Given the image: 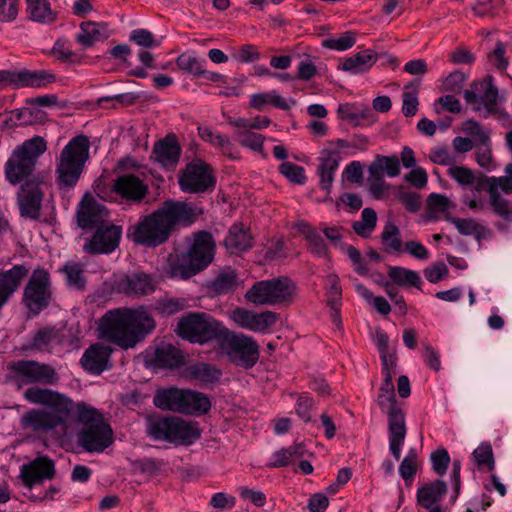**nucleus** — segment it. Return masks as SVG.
Segmentation results:
<instances>
[{
  "mask_svg": "<svg viewBox=\"0 0 512 512\" xmlns=\"http://www.w3.org/2000/svg\"><path fill=\"white\" fill-rule=\"evenodd\" d=\"M20 184L21 186L17 193V204L21 216L30 219L39 218L45 194L44 188L47 186L45 174L39 172L30 181Z\"/></svg>",
  "mask_w": 512,
  "mask_h": 512,
  "instance_id": "obj_14",
  "label": "nucleus"
},
{
  "mask_svg": "<svg viewBox=\"0 0 512 512\" xmlns=\"http://www.w3.org/2000/svg\"><path fill=\"white\" fill-rule=\"evenodd\" d=\"M46 150L47 143L41 136H34L17 145L4 164L8 183L17 185L33 179L38 160Z\"/></svg>",
  "mask_w": 512,
  "mask_h": 512,
  "instance_id": "obj_5",
  "label": "nucleus"
},
{
  "mask_svg": "<svg viewBox=\"0 0 512 512\" xmlns=\"http://www.w3.org/2000/svg\"><path fill=\"white\" fill-rule=\"evenodd\" d=\"M472 87L479 92L481 103L487 112L485 117L494 113L496 111L498 89L494 86L492 77L487 76L481 81H475L472 83Z\"/></svg>",
  "mask_w": 512,
  "mask_h": 512,
  "instance_id": "obj_35",
  "label": "nucleus"
},
{
  "mask_svg": "<svg viewBox=\"0 0 512 512\" xmlns=\"http://www.w3.org/2000/svg\"><path fill=\"white\" fill-rule=\"evenodd\" d=\"M188 307L184 298H167L157 303L156 310L165 316L176 314Z\"/></svg>",
  "mask_w": 512,
  "mask_h": 512,
  "instance_id": "obj_55",
  "label": "nucleus"
},
{
  "mask_svg": "<svg viewBox=\"0 0 512 512\" xmlns=\"http://www.w3.org/2000/svg\"><path fill=\"white\" fill-rule=\"evenodd\" d=\"M173 421L174 417H148L146 433L154 441L171 443Z\"/></svg>",
  "mask_w": 512,
  "mask_h": 512,
  "instance_id": "obj_33",
  "label": "nucleus"
},
{
  "mask_svg": "<svg viewBox=\"0 0 512 512\" xmlns=\"http://www.w3.org/2000/svg\"><path fill=\"white\" fill-rule=\"evenodd\" d=\"M200 429L196 422H188L174 417L171 443L176 445H191L200 438Z\"/></svg>",
  "mask_w": 512,
  "mask_h": 512,
  "instance_id": "obj_31",
  "label": "nucleus"
},
{
  "mask_svg": "<svg viewBox=\"0 0 512 512\" xmlns=\"http://www.w3.org/2000/svg\"><path fill=\"white\" fill-rule=\"evenodd\" d=\"M279 171L291 182L295 184H303L306 180L305 170L303 167L291 162H284L279 166Z\"/></svg>",
  "mask_w": 512,
  "mask_h": 512,
  "instance_id": "obj_57",
  "label": "nucleus"
},
{
  "mask_svg": "<svg viewBox=\"0 0 512 512\" xmlns=\"http://www.w3.org/2000/svg\"><path fill=\"white\" fill-rule=\"evenodd\" d=\"M155 159L163 166L172 167L177 164L181 148L174 136H167L154 146Z\"/></svg>",
  "mask_w": 512,
  "mask_h": 512,
  "instance_id": "obj_30",
  "label": "nucleus"
},
{
  "mask_svg": "<svg viewBox=\"0 0 512 512\" xmlns=\"http://www.w3.org/2000/svg\"><path fill=\"white\" fill-rule=\"evenodd\" d=\"M356 43V34L352 31H346L338 37L324 39L322 46L331 50L345 51L350 49Z\"/></svg>",
  "mask_w": 512,
  "mask_h": 512,
  "instance_id": "obj_50",
  "label": "nucleus"
},
{
  "mask_svg": "<svg viewBox=\"0 0 512 512\" xmlns=\"http://www.w3.org/2000/svg\"><path fill=\"white\" fill-rule=\"evenodd\" d=\"M55 80V75L45 70H23L14 76V82L19 87L43 88Z\"/></svg>",
  "mask_w": 512,
  "mask_h": 512,
  "instance_id": "obj_32",
  "label": "nucleus"
},
{
  "mask_svg": "<svg viewBox=\"0 0 512 512\" xmlns=\"http://www.w3.org/2000/svg\"><path fill=\"white\" fill-rule=\"evenodd\" d=\"M113 350L100 343L91 345L83 354V368L93 374H100L110 368L109 360Z\"/></svg>",
  "mask_w": 512,
  "mask_h": 512,
  "instance_id": "obj_23",
  "label": "nucleus"
},
{
  "mask_svg": "<svg viewBox=\"0 0 512 512\" xmlns=\"http://www.w3.org/2000/svg\"><path fill=\"white\" fill-rule=\"evenodd\" d=\"M179 185L184 192H205L215 185L211 167L201 160L188 164L179 177Z\"/></svg>",
  "mask_w": 512,
  "mask_h": 512,
  "instance_id": "obj_16",
  "label": "nucleus"
},
{
  "mask_svg": "<svg viewBox=\"0 0 512 512\" xmlns=\"http://www.w3.org/2000/svg\"><path fill=\"white\" fill-rule=\"evenodd\" d=\"M489 203L497 216L506 223H512V201L502 196H494L489 197Z\"/></svg>",
  "mask_w": 512,
  "mask_h": 512,
  "instance_id": "obj_53",
  "label": "nucleus"
},
{
  "mask_svg": "<svg viewBox=\"0 0 512 512\" xmlns=\"http://www.w3.org/2000/svg\"><path fill=\"white\" fill-rule=\"evenodd\" d=\"M221 340L223 349L236 365L251 368L258 361L259 347L251 336L230 333L227 329Z\"/></svg>",
  "mask_w": 512,
  "mask_h": 512,
  "instance_id": "obj_13",
  "label": "nucleus"
},
{
  "mask_svg": "<svg viewBox=\"0 0 512 512\" xmlns=\"http://www.w3.org/2000/svg\"><path fill=\"white\" fill-rule=\"evenodd\" d=\"M121 238V229L115 225L99 226L91 239L83 246L89 254H104L114 251Z\"/></svg>",
  "mask_w": 512,
  "mask_h": 512,
  "instance_id": "obj_18",
  "label": "nucleus"
},
{
  "mask_svg": "<svg viewBox=\"0 0 512 512\" xmlns=\"http://www.w3.org/2000/svg\"><path fill=\"white\" fill-rule=\"evenodd\" d=\"M130 40L144 48H154L160 46V41L146 29H135L130 34Z\"/></svg>",
  "mask_w": 512,
  "mask_h": 512,
  "instance_id": "obj_58",
  "label": "nucleus"
},
{
  "mask_svg": "<svg viewBox=\"0 0 512 512\" xmlns=\"http://www.w3.org/2000/svg\"><path fill=\"white\" fill-rule=\"evenodd\" d=\"M227 329L207 313H190L177 324V333L192 343L204 344L211 340H221Z\"/></svg>",
  "mask_w": 512,
  "mask_h": 512,
  "instance_id": "obj_11",
  "label": "nucleus"
},
{
  "mask_svg": "<svg viewBox=\"0 0 512 512\" xmlns=\"http://www.w3.org/2000/svg\"><path fill=\"white\" fill-rule=\"evenodd\" d=\"M120 291L134 296H144L155 291V282L145 273H133L119 282Z\"/></svg>",
  "mask_w": 512,
  "mask_h": 512,
  "instance_id": "obj_27",
  "label": "nucleus"
},
{
  "mask_svg": "<svg viewBox=\"0 0 512 512\" xmlns=\"http://www.w3.org/2000/svg\"><path fill=\"white\" fill-rule=\"evenodd\" d=\"M505 176L490 177L489 197L501 196L499 191L506 194L512 193V163H508L504 168Z\"/></svg>",
  "mask_w": 512,
  "mask_h": 512,
  "instance_id": "obj_44",
  "label": "nucleus"
},
{
  "mask_svg": "<svg viewBox=\"0 0 512 512\" xmlns=\"http://www.w3.org/2000/svg\"><path fill=\"white\" fill-rule=\"evenodd\" d=\"M234 139L245 148L255 152L263 150L264 136L249 129L236 130Z\"/></svg>",
  "mask_w": 512,
  "mask_h": 512,
  "instance_id": "obj_45",
  "label": "nucleus"
},
{
  "mask_svg": "<svg viewBox=\"0 0 512 512\" xmlns=\"http://www.w3.org/2000/svg\"><path fill=\"white\" fill-rule=\"evenodd\" d=\"M296 285L288 277L261 280L245 293L247 301L256 305H280L291 303L296 294Z\"/></svg>",
  "mask_w": 512,
  "mask_h": 512,
  "instance_id": "obj_10",
  "label": "nucleus"
},
{
  "mask_svg": "<svg viewBox=\"0 0 512 512\" xmlns=\"http://www.w3.org/2000/svg\"><path fill=\"white\" fill-rule=\"evenodd\" d=\"M318 160L319 166L317 173L320 177L319 185L323 190L329 193L342 157L337 150L323 148L320 151Z\"/></svg>",
  "mask_w": 512,
  "mask_h": 512,
  "instance_id": "obj_24",
  "label": "nucleus"
},
{
  "mask_svg": "<svg viewBox=\"0 0 512 512\" xmlns=\"http://www.w3.org/2000/svg\"><path fill=\"white\" fill-rule=\"evenodd\" d=\"M24 397L30 403L47 406L31 409L22 416V428L34 432H48L62 425L74 410V404L69 398L50 389L31 387L25 391Z\"/></svg>",
  "mask_w": 512,
  "mask_h": 512,
  "instance_id": "obj_3",
  "label": "nucleus"
},
{
  "mask_svg": "<svg viewBox=\"0 0 512 512\" xmlns=\"http://www.w3.org/2000/svg\"><path fill=\"white\" fill-rule=\"evenodd\" d=\"M15 380L20 385L27 384H56L59 377L55 369L48 365L33 360H19L10 365Z\"/></svg>",
  "mask_w": 512,
  "mask_h": 512,
  "instance_id": "obj_15",
  "label": "nucleus"
},
{
  "mask_svg": "<svg viewBox=\"0 0 512 512\" xmlns=\"http://www.w3.org/2000/svg\"><path fill=\"white\" fill-rule=\"evenodd\" d=\"M52 294L50 274L47 270L39 268L32 272L24 288L22 301L31 314L38 315L49 306Z\"/></svg>",
  "mask_w": 512,
  "mask_h": 512,
  "instance_id": "obj_12",
  "label": "nucleus"
},
{
  "mask_svg": "<svg viewBox=\"0 0 512 512\" xmlns=\"http://www.w3.org/2000/svg\"><path fill=\"white\" fill-rule=\"evenodd\" d=\"M429 159L438 165L453 166L456 159L447 147L441 146L431 149Z\"/></svg>",
  "mask_w": 512,
  "mask_h": 512,
  "instance_id": "obj_61",
  "label": "nucleus"
},
{
  "mask_svg": "<svg viewBox=\"0 0 512 512\" xmlns=\"http://www.w3.org/2000/svg\"><path fill=\"white\" fill-rule=\"evenodd\" d=\"M389 177H396L400 174V161L397 156H377L369 167L370 175L375 179H381L383 172Z\"/></svg>",
  "mask_w": 512,
  "mask_h": 512,
  "instance_id": "obj_39",
  "label": "nucleus"
},
{
  "mask_svg": "<svg viewBox=\"0 0 512 512\" xmlns=\"http://www.w3.org/2000/svg\"><path fill=\"white\" fill-rule=\"evenodd\" d=\"M417 89L413 85H407L402 94V113L406 117L414 116L418 111Z\"/></svg>",
  "mask_w": 512,
  "mask_h": 512,
  "instance_id": "obj_51",
  "label": "nucleus"
},
{
  "mask_svg": "<svg viewBox=\"0 0 512 512\" xmlns=\"http://www.w3.org/2000/svg\"><path fill=\"white\" fill-rule=\"evenodd\" d=\"M55 474L54 462L48 457H38L21 467L20 476L27 487L45 479H52Z\"/></svg>",
  "mask_w": 512,
  "mask_h": 512,
  "instance_id": "obj_22",
  "label": "nucleus"
},
{
  "mask_svg": "<svg viewBox=\"0 0 512 512\" xmlns=\"http://www.w3.org/2000/svg\"><path fill=\"white\" fill-rule=\"evenodd\" d=\"M377 214L372 208H365L361 214V220L353 223V230L361 237H369L376 227Z\"/></svg>",
  "mask_w": 512,
  "mask_h": 512,
  "instance_id": "obj_48",
  "label": "nucleus"
},
{
  "mask_svg": "<svg viewBox=\"0 0 512 512\" xmlns=\"http://www.w3.org/2000/svg\"><path fill=\"white\" fill-rule=\"evenodd\" d=\"M240 285L236 271L224 268L216 275L211 283V289L217 294H226L234 291Z\"/></svg>",
  "mask_w": 512,
  "mask_h": 512,
  "instance_id": "obj_41",
  "label": "nucleus"
},
{
  "mask_svg": "<svg viewBox=\"0 0 512 512\" xmlns=\"http://www.w3.org/2000/svg\"><path fill=\"white\" fill-rule=\"evenodd\" d=\"M377 403L388 416L389 450L396 460L400 459L406 437L405 413L397 404L393 379L387 375L379 389Z\"/></svg>",
  "mask_w": 512,
  "mask_h": 512,
  "instance_id": "obj_8",
  "label": "nucleus"
},
{
  "mask_svg": "<svg viewBox=\"0 0 512 512\" xmlns=\"http://www.w3.org/2000/svg\"><path fill=\"white\" fill-rule=\"evenodd\" d=\"M224 245L230 254H241L253 246V237L243 224H234L230 227L224 240Z\"/></svg>",
  "mask_w": 512,
  "mask_h": 512,
  "instance_id": "obj_25",
  "label": "nucleus"
},
{
  "mask_svg": "<svg viewBox=\"0 0 512 512\" xmlns=\"http://www.w3.org/2000/svg\"><path fill=\"white\" fill-rule=\"evenodd\" d=\"M383 249L388 254H401L403 253V241L401 232L398 226L392 221H388L380 234Z\"/></svg>",
  "mask_w": 512,
  "mask_h": 512,
  "instance_id": "obj_37",
  "label": "nucleus"
},
{
  "mask_svg": "<svg viewBox=\"0 0 512 512\" xmlns=\"http://www.w3.org/2000/svg\"><path fill=\"white\" fill-rule=\"evenodd\" d=\"M205 63V60L188 53H182L176 59V64L182 71L196 77L206 75Z\"/></svg>",
  "mask_w": 512,
  "mask_h": 512,
  "instance_id": "obj_43",
  "label": "nucleus"
},
{
  "mask_svg": "<svg viewBox=\"0 0 512 512\" xmlns=\"http://www.w3.org/2000/svg\"><path fill=\"white\" fill-rule=\"evenodd\" d=\"M389 278L399 286H410L420 288L422 280L418 272L401 266L388 268Z\"/></svg>",
  "mask_w": 512,
  "mask_h": 512,
  "instance_id": "obj_42",
  "label": "nucleus"
},
{
  "mask_svg": "<svg viewBox=\"0 0 512 512\" xmlns=\"http://www.w3.org/2000/svg\"><path fill=\"white\" fill-rule=\"evenodd\" d=\"M109 36L110 33L106 23L85 21L80 24V32L76 36V41L84 47H90Z\"/></svg>",
  "mask_w": 512,
  "mask_h": 512,
  "instance_id": "obj_29",
  "label": "nucleus"
},
{
  "mask_svg": "<svg viewBox=\"0 0 512 512\" xmlns=\"http://www.w3.org/2000/svg\"><path fill=\"white\" fill-rule=\"evenodd\" d=\"M337 113L339 117L353 126H360L372 116L371 108L362 103L340 104Z\"/></svg>",
  "mask_w": 512,
  "mask_h": 512,
  "instance_id": "obj_34",
  "label": "nucleus"
},
{
  "mask_svg": "<svg viewBox=\"0 0 512 512\" xmlns=\"http://www.w3.org/2000/svg\"><path fill=\"white\" fill-rule=\"evenodd\" d=\"M196 219L197 212L190 204L167 200L130 225L127 237L138 245L157 247L165 243L176 228L190 226Z\"/></svg>",
  "mask_w": 512,
  "mask_h": 512,
  "instance_id": "obj_1",
  "label": "nucleus"
},
{
  "mask_svg": "<svg viewBox=\"0 0 512 512\" xmlns=\"http://www.w3.org/2000/svg\"><path fill=\"white\" fill-rule=\"evenodd\" d=\"M62 271L64 272L67 284L77 290L85 287L86 279L84 276V265L77 262H67Z\"/></svg>",
  "mask_w": 512,
  "mask_h": 512,
  "instance_id": "obj_46",
  "label": "nucleus"
},
{
  "mask_svg": "<svg viewBox=\"0 0 512 512\" xmlns=\"http://www.w3.org/2000/svg\"><path fill=\"white\" fill-rule=\"evenodd\" d=\"M27 18L35 23L50 25L56 22L58 12L53 10L49 0H25Z\"/></svg>",
  "mask_w": 512,
  "mask_h": 512,
  "instance_id": "obj_28",
  "label": "nucleus"
},
{
  "mask_svg": "<svg viewBox=\"0 0 512 512\" xmlns=\"http://www.w3.org/2000/svg\"><path fill=\"white\" fill-rule=\"evenodd\" d=\"M233 58L241 63H252L260 58L256 46L252 44H246L241 46L233 53Z\"/></svg>",
  "mask_w": 512,
  "mask_h": 512,
  "instance_id": "obj_64",
  "label": "nucleus"
},
{
  "mask_svg": "<svg viewBox=\"0 0 512 512\" xmlns=\"http://www.w3.org/2000/svg\"><path fill=\"white\" fill-rule=\"evenodd\" d=\"M267 104L273 105L281 110H289L295 106L296 101L293 98L285 99L275 90L253 94L250 98V106L257 110H262Z\"/></svg>",
  "mask_w": 512,
  "mask_h": 512,
  "instance_id": "obj_36",
  "label": "nucleus"
},
{
  "mask_svg": "<svg viewBox=\"0 0 512 512\" xmlns=\"http://www.w3.org/2000/svg\"><path fill=\"white\" fill-rule=\"evenodd\" d=\"M19 12V0H0V22L14 21Z\"/></svg>",
  "mask_w": 512,
  "mask_h": 512,
  "instance_id": "obj_62",
  "label": "nucleus"
},
{
  "mask_svg": "<svg viewBox=\"0 0 512 512\" xmlns=\"http://www.w3.org/2000/svg\"><path fill=\"white\" fill-rule=\"evenodd\" d=\"M378 60V54L372 49L362 50L345 58L339 68L353 75L368 72Z\"/></svg>",
  "mask_w": 512,
  "mask_h": 512,
  "instance_id": "obj_26",
  "label": "nucleus"
},
{
  "mask_svg": "<svg viewBox=\"0 0 512 512\" xmlns=\"http://www.w3.org/2000/svg\"><path fill=\"white\" fill-rule=\"evenodd\" d=\"M447 220L452 223L458 232L463 236H474L478 241L482 238L484 227L472 218L449 217Z\"/></svg>",
  "mask_w": 512,
  "mask_h": 512,
  "instance_id": "obj_47",
  "label": "nucleus"
},
{
  "mask_svg": "<svg viewBox=\"0 0 512 512\" xmlns=\"http://www.w3.org/2000/svg\"><path fill=\"white\" fill-rule=\"evenodd\" d=\"M230 317L237 326L258 333L266 332L278 320V314L273 311L257 313L244 308L234 309Z\"/></svg>",
  "mask_w": 512,
  "mask_h": 512,
  "instance_id": "obj_17",
  "label": "nucleus"
},
{
  "mask_svg": "<svg viewBox=\"0 0 512 512\" xmlns=\"http://www.w3.org/2000/svg\"><path fill=\"white\" fill-rule=\"evenodd\" d=\"M326 295L329 307L341 305L342 288L339 283V277L336 274H329L326 278Z\"/></svg>",
  "mask_w": 512,
  "mask_h": 512,
  "instance_id": "obj_52",
  "label": "nucleus"
},
{
  "mask_svg": "<svg viewBox=\"0 0 512 512\" xmlns=\"http://www.w3.org/2000/svg\"><path fill=\"white\" fill-rule=\"evenodd\" d=\"M89 149L88 137L78 135L61 150L55 169L56 183L60 189H70L77 184L89 158Z\"/></svg>",
  "mask_w": 512,
  "mask_h": 512,
  "instance_id": "obj_6",
  "label": "nucleus"
},
{
  "mask_svg": "<svg viewBox=\"0 0 512 512\" xmlns=\"http://www.w3.org/2000/svg\"><path fill=\"white\" fill-rule=\"evenodd\" d=\"M107 217L106 208L89 195L82 199L76 212L77 224L83 229L99 227Z\"/></svg>",
  "mask_w": 512,
  "mask_h": 512,
  "instance_id": "obj_21",
  "label": "nucleus"
},
{
  "mask_svg": "<svg viewBox=\"0 0 512 512\" xmlns=\"http://www.w3.org/2000/svg\"><path fill=\"white\" fill-rule=\"evenodd\" d=\"M448 175L460 186L466 187L474 184L475 174L472 169L465 166L453 165L447 170Z\"/></svg>",
  "mask_w": 512,
  "mask_h": 512,
  "instance_id": "obj_54",
  "label": "nucleus"
},
{
  "mask_svg": "<svg viewBox=\"0 0 512 512\" xmlns=\"http://www.w3.org/2000/svg\"><path fill=\"white\" fill-rule=\"evenodd\" d=\"M112 191L127 202L139 203L147 196L148 186L140 177L126 173L114 180Z\"/></svg>",
  "mask_w": 512,
  "mask_h": 512,
  "instance_id": "obj_19",
  "label": "nucleus"
},
{
  "mask_svg": "<svg viewBox=\"0 0 512 512\" xmlns=\"http://www.w3.org/2000/svg\"><path fill=\"white\" fill-rule=\"evenodd\" d=\"M304 233L309 242L310 251L318 257H324L327 254V245L323 237L315 229L309 227Z\"/></svg>",
  "mask_w": 512,
  "mask_h": 512,
  "instance_id": "obj_56",
  "label": "nucleus"
},
{
  "mask_svg": "<svg viewBox=\"0 0 512 512\" xmlns=\"http://www.w3.org/2000/svg\"><path fill=\"white\" fill-rule=\"evenodd\" d=\"M403 247V252L417 260L426 261L430 258L428 249L421 242L409 240L404 243Z\"/></svg>",
  "mask_w": 512,
  "mask_h": 512,
  "instance_id": "obj_63",
  "label": "nucleus"
},
{
  "mask_svg": "<svg viewBox=\"0 0 512 512\" xmlns=\"http://www.w3.org/2000/svg\"><path fill=\"white\" fill-rule=\"evenodd\" d=\"M187 376L205 384L218 382L222 372L215 365L199 362L188 366Z\"/></svg>",
  "mask_w": 512,
  "mask_h": 512,
  "instance_id": "obj_38",
  "label": "nucleus"
},
{
  "mask_svg": "<svg viewBox=\"0 0 512 512\" xmlns=\"http://www.w3.org/2000/svg\"><path fill=\"white\" fill-rule=\"evenodd\" d=\"M473 457L478 466H487L489 470L494 468L492 447L489 443H482L473 451Z\"/></svg>",
  "mask_w": 512,
  "mask_h": 512,
  "instance_id": "obj_59",
  "label": "nucleus"
},
{
  "mask_svg": "<svg viewBox=\"0 0 512 512\" xmlns=\"http://www.w3.org/2000/svg\"><path fill=\"white\" fill-rule=\"evenodd\" d=\"M153 402L162 410L184 414L203 415L211 409V401L204 393L177 388L158 391Z\"/></svg>",
  "mask_w": 512,
  "mask_h": 512,
  "instance_id": "obj_9",
  "label": "nucleus"
},
{
  "mask_svg": "<svg viewBox=\"0 0 512 512\" xmlns=\"http://www.w3.org/2000/svg\"><path fill=\"white\" fill-rule=\"evenodd\" d=\"M431 463L434 472L439 476H443L446 473L450 463V456L447 450L437 449L436 451L432 452Z\"/></svg>",
  "mask_w": 512,
  "mask_h": 512,
  "instance_id": "obj_60",
  "label": "nucleus"
},
{
  "mask_svg": "<svg viewBox=\"0 0 512 512\" xmlns=\"http://www.w3.org/2000/svg\"><path fill=\"white\" fill-rule=\"evenodd\" d=\"M447 493V484L442 480L424 483L417 489V504L428 512H446L441 502Z\"/></svg>",
  "mask_w": 512,
  "mask_h": 512,
  "instance_id": "obj_20",
  "label": "nucleus"
},
{
  "mask_svg": "<svg viewBox=\"0 0 512 512\" xmlns=\"http://www.w3.org/2000/svg\"><path fill=\"white\" fill-rule=\"evenodd\" d=\"M59 342V330L51 327H45L36 332L32 340V347L37 350H46L54 343Z\"/></svg>",
  "mask_w": 512,
  "mask_h": 512,
  "instance_id": "obj_49",
  "label": "nucleus"
},
{
  "mask_svg": "<svg viewBox=\"0 0 512 512\" xmlns=\"http://www.w3.org/2000/svg\"><path fill=\"white\" fill-rule=\"evenodd\" d=\"M186 253L168 258V272L172 277L189 279L204 270L214 259L215 242L206 231L193 234Z\"/></svg>",
  "mask_w": 512,
  "mask_h": 512,
  "instance_id": "obj_4",
  "label": "nucleus"
},
{
  "mask_svg": "<svg viewBox=\"0 0 512 512\" xmlns=\"http://www.w3.org/2000/svg\"><path fill=\"white\" fill-rule=\"evenodd\" d=\"M156 324L152 315L143 308H117L107 311L100 319L99 337L129 349L153 332Z\"/></svg>",
  "mask_w": 512,
  "mask_h": 512,
  "instance_id": "obj_2",
  "label": "nucleus"
},
{
  "mask_svg": "<svg viewBox=\"0 0 512 512\" xmlns=\"http://www.w3.org/2000/svg\"><path fill=\"white\" fill-rule=\"evenodd\" d=\"M76 412L83 425L77 431V441L88 452H102L113 442V431L102 415L85 404H77Z\"/></svg>",
  "mask_w": 512,
  "mask_h": 512,
  "instance_id": "obj_7",
  "label": "nucleus"
},
{
  "mask_svg": "<svg viewBox=\"0 0 512 512\" xmlns=\"http://www.w3.org/2000/svg\"><path fill=\"white\" fill-rule=\"evenodd\" d=\"M155 361L161 367L175 368L183 363V355L174 345L162 343L156 348Z\"/></svg>",
  "mask_w": 512,
  "mask_h": 512,
  "instance_id": "obj_40",
  "label": "nucleus"
}]
</instances>
